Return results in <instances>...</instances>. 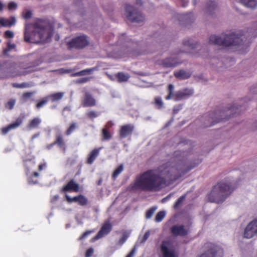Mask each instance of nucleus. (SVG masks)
Here are the masks:
<instances>
[{
  "label": "nucleus",
  "mask_w": 257,
  "mask_h": 257,
  "mask_svg": "<svg viewBox=\"0 0 257 257\" xmlns=\"http://www.w3.org/2000/svg\"><path fill=\"white\" fill-rule=\"evenodd\" d=\"M188 170L184 165L170 166L169 163L164 164L157 169L150 170L136 176L134 183L129 186L133 191H154L160 190L167 182L178 179Z\"/></svg>",
  "instance_id": "obj_1"
},
{
  "label": "nucleus",
  "mask_w": 257,
  "mask_h": 257,
  "mask_svg": "<svg viewBox=\"0 0 257 257\" xmlns=\"http://www.w3.org/2000/svg\"><path fill=\"white\" fill-rule=\"evenodd\" d=\"M52 28L47 21L38 20L33 27L31 25H26L24 39L26 42L31 43L48 42L52 36Z\"/></svg>",
  "instance_id": "obj_2"
},
{
  "label": "nucleus",
  "mask_w": 257,
  "mask_h": 257,
  "mask_svg": "<svg viewBox=\"0 0 257 257\" xmlns=\"http://www.w3.org/2000/svg\"><path fill=\"white\" fill-rule=\"evenodd\" d=\"M242 39L234 33L222 34L221 36L211 35L209 38L210 44L229 47L233 51H241L244 47Z\"/></svg>",
  "instance_id": "obj_3"
},
{
  "label": "nucleus",
  "mask_w": 257,
  "mask_h": 257,
  "mask_svg": "<svg viewBox=\"0 0 257 257\" xmlns=\"http://www.w3.org/2000/svg\"><path fill=\"white\" fill-rule=\"evenodd\" d=\"M234 189L228 183L221 182L215 185L209 194L210 201L219 203L222 202L229 195Z\"/></svg>",
  "instance_id": "obj_4"
},
{
  "label": "nucleus",
  "mask_w": 257,
  "mask_h": 257,
  "mask_svg": "<svg viewBox=\"0 0 257 257\" xmlns=\"http://www.w3.org/2000/svg\"><path fill=\"white\" fill-rule=\"evenodd\" d=\"M160 257H178L174 242L171 239L167 238L162 242Z\"/></svg>",
  "instance_id": "obj_5"
},
{
  "label": "nucleus",
  "mask_w": 257,
  "mask_h": 257,
  "mask_svg": "<svg viewBox=\"0 0 257 257\" xmlns=\"http://www.w3.org/2000/svg\"><path fill=\"white\" fill-rule=\"evenodd\" d=\"M126 16L132 22L140 23L144 20V17L140 12L136 10L131 6L126 7Z\"/></svg>",
  "instance_id": "obj_6"
},
{
  "label": "nucleus",
  "mask_w": 257,
  "mask_h": 257,
  "mask_svg": "<svg viewBox=\"0 0 257 257\" xmlns=\"http://www.w3.org/2000/svg\"><path fill=\"white\" fill-rule=\"evenodd\" d=\"M208 250L202 253L200 257H221L223 254V249L219 246L208 244Z\"/></svg>",
  "instance_id": "obj_7"
},
{
  "label": "nucleus",
  "mask_w": 257,
  "mask_h": 257,
  "mask_svg": "<svg viewBox=\"0 0 257 257\" xmlns=\"http://www.w3.org/2000/svg\"><path fill=\"white\" fill-rule=\"evenodd\" d=\"M257 236V218L250 221L245 227L242 233L244 238H251Z\"/></svg>",
  "instance_id": "obj_8"
},
{
  "label": "nucleus",
  "mask_w": 257,
  "mask_h": 257,
  "mask_svg": "<svg viewBox=\"0 0 257 257\" xmlns=\"http://www.w3.org/2000/svg\"><path fill=\"white\" fill-rule=\"evenodd\" d=\"M88 44L87 37L84 35L76 37L71 41L67 42L70 48H82Z\"/></svg>",
  "instance_id": "obj_9"
},
{
  "label": "nucleus",
  "mask_w": 257,
  "mask_h": 257,
  "mask_svg": "<svg viewBox=\"0 0 257 257\" xmlns=\"http://www.w3.org/2000/svg\"><path fill=\"white\" fill-rule=\"evenodd\" d=\"M111 224L109 222H106L102 226L97 235L92 239V240L95 241L107 234L111 231Z\"/></svg>",
  "instance_id": "obj_10"
},
{
  "label": "nucleus",
  "mask_w": 257,
  "mask_h": 257,
  "mask_svg": "<svg viewBox=\"0 0 257 257\" xmlns=\"http://www.w3.org/2000/svg\"><path fill=\"white\" fill-rule=\"evenodd\" d=\"M171 232L174 235L183 236L187 234L188 232V229L185 227L183 225H175L172 227Z\"/></svg>",
  "instance_id": "obj_11"
},
{
  "label": "nucleus",
  "mask_w": 257,
  "mask_h": 257,
  "mask_svg": "<svg viewBox=\"0 0 257 257\" xmlns=\"http://www.w3.org/2000/svg\"><path fill=\"white\" fill-rule=\"evenodd\" d=\"M193 93V90L189 89H185L177 92L173 95L175 101L180 100L186 98Z\"/></svg>",
  "instance_id": "obj_12"
},
{
  "label": "nucleus",
  "mask_w": 257,
  "mask_h": 257,
  "mask_svg": "<svg viewBox=\"0 0 257 257\" xmlns=\"http://www.w3.org/2000/svg\"><path fill=\"white\" fill-rule=\"evenodd\" d=\"M181 63V61H178V57H171L164 60L162 65L165 67L169 68L175 67Z\"/></svg>",
  "instance_id": "obj_13"
},
{
  "label": "nucleus",
  "mask_w": 257,
  "mask_h": 257,
  "mask_svg": "<svg viewBox=\"0 0 257 257\" xmlns=\"http://www.w3.org/2000/svg\"><path fill=\"white\" fill-rule=\"evenodd\" d=\"M134 128L133 124H128L121 126L119 131V135L121 138H125L130 135Z\"/></svg>",
  "instance_id": "obj_14"
},
{
  "label": "nucleus",
  "mask_w": 257,
  "mask_h": 257,
  "mask_svg": "<svg viewBox=\"0 0 257 257\" xmlns=\"http://www.w3.org/2000/svg\"><path fill=\"white\" fill-rule=\"evenodd\" d=\"M22 123V119L21 118H18L17 120L8 125L7 126L4 127L2 130L3 134L5 135L8 133L10 130L16 128L21 125Z\"/></svg>",
  "instance_id": "obj_15"
},
{
  "label": "nucleus",
  "mask_w": 257,
  "mask_h": 257,
  "mask_svg": "<svg viewBox=\"0 0 257 257\" xmlns=\"http://www.w3.org/2000/svg\"><path fill=\"white\" fill-rule=\"evenodd\" d=\"M16 23V18L14 16L10 17V19H6L4 18H0V25L3 27H10L15 25Z\"/></svg>",
  "instance_id": "obj_16"
},
{
  "label": "nucleus",
  "mask_w": 257,
  "mask_h": 257,
  "mask_svg": "<svg viewBox=\"0 0 257 257\" xmlns=\"http://www.w3.org/2000/svg\"><path fill=\"white\" fill-rule=\"evenodd\" d=\"M63 190L64 191L78 192L79 191V185L73 180H71L63 188Z\"/></svg>",
  "instance_id": "obj_17"
},
{
  "label": "nucleus",
  "mask_w": 257,
  "mask_h": 257,
  "mask_svg": "<svg viewBox=\"0 0 257 257\" xmlns=\"http://www.w3.org/2000/svg\"><path fill=\"white\" fill-rule=\"evenodd\" d=\"M100 150V148L95 149L90 153L87 160L88 164H91L94 162L96 157L98 156Z\"/></svg>",
  "instance_id": "obj_18"
},
{
  "label": "nucleus",
  "mask_w": 257,
  "mask_h": 257,
  "mask_svg": "<svg viewBox=\"0 0 257 257\" xmlns=\"http://www.w3.org/2000/svg\"><path fill=\"white\" fill-rule=\"evenodd\" d=\"M95 99L89 94L86 93L83 102L84 106H91L95 104Z\"/></svg>",
  "instance_id": "obj_19"
},
{
  "label": "nucleus",
  "mask_w": 257,
  "mask_h": 257,
  "mask_svg": "<svg viewBox=\"0 0 257 257\" xmlns=\"http://www.w3.org/2000/svg\"><path fill=\"white\" fill-rule=\"evenodd\" d=\"M244 6L250 8H255L257 6V0H236Z\"/></svg>",
  "instance_id": "obj_20"
},
{
  "label": "nucleus",
  "mask_w": 257,
  "mask_h": 257,
  "mask_svg": "<svg viewBox=\"0 0 257 257\" xmlns=\"http://www.w3.org/2000/svg\"><path fill=\"white\" fill-rule=\"evenodd\" d=\"M175 77L178 79H184L189 78L191 76V73L189 72L185 71L183 70H181L176 71L174 73Z\"/></svg>",
  "instance_id": "obj_21"
},
{
  "label": "nucleus",
  "mask_w": 257,
  "mask_h": 257,
  "mask_svg": "<svg viewBox=\"0 0 257 257\" xmlns=\"http://www.w3.org/2000/svg\"><path fill=\"white\" fill-rule=\"evenodd\" d=\"M41 122V119L38 117H35L31 120L28 126L29 130L37 127Z\"/></svg>",
  "instance_id": "obj_22"
},
{
  "label": "nucleus",
  "mask_w": 257,
  "mask_h": 257,
  "mask_svg": "<svg viewBox=\"0 0 257 257\" xmlns=\"http://www.w3.org/2000/svg\"><path fill=\"white\" fill-rule=\"evenodd\" d=\"M63 92H58L51 94L48 96V99L50 98L52 101L60 100L63 96Z\"/></svg>",
  "instance_id": "obj_23"
},
{
  "label": "nucleus",
  "mask_w": 257,
  "mask_h": 257,
  "mask_svg": "<svg viewBox=\"0 0 257 257\" xmlns=\"http://www.w3.org/2000/svg\"><path fill=\"white\" fill-rule=\"evenodd\" d=\"M94 70V68H90V69H86L83 70L81 71H79L78 72L74 73L72 75L73 76H83L86 75L87 74H89L91 73L93 70Z\"/></svg>",
  "instance_id": "obj_24"
},
{
  "label": "nucleus",
  "mask_w": 257,
  "mask_h": 257,
  "mask_svg": "<svg viewBox=\"0 0 257 257\" xmlns=\"http://www.w3.org/2000/svg\"><path fill=\"white\" fill-rule=\"evenodd\" d=\"M123 170V166L122 164H121L114 170L112 175V178L114 180L115 179L116 177L118 176V175L122 172Z\"/></svg>",
  "instance_id": "obj_25"
},
{
  "label": "nucleus",
  "mask_w": 257,
  "mask_h": 257,
  "mask_svg": "<svg viewBox=\"0 0 257 257\" xmlns=\"http://www.w3.org/2000/svg\"><path fill=\"white\" fill-rule=\"evenodd\" d=\"M35 162L33 160L25 161V166L26 169V174L29 176V171L34 166Z\"/></svg>",
  "instance_id": "obj_26"
},
{
  "label": "nucleus",
  "mask_w": 257,
  "mask_h": 257,
  "mask_svg": "<svg viewBox=\"0 0 257 257\" xmlns=\"http://www.w3.org/2000/svg\"><path fill=\"white\" fill-rule=\"evenodd\" d=\"M116 77L120 82L126 81L130 76L128 74H124L123 73H118L116 75Z\"/></svg>",
  "instance_id": "obj_27"
},
{
  "label": "nucleus",
  "mask_w": 257,
  "mask_h": 257,
  "mask_svg": "<svg viewBox=\"0 0 257 257\" xmlns=\"http://www.w3.org/2000/svg\"><path fill=\"white\" fill-rule=\"evenodd\" d=\"M165 216V212L163 211H160L157 214L155 220L156 222H159L163 220Z\"/></svg>",
  "instance_id": "obj_28"
},
{
  "label": "nucleus",
  "mask_w": 257,
  "mask_h": 257,
  "mask_svg": "<svg viewBox=\"0 0 257 257\" xmlns=\"http://www.w3.org/2000/svg\"><path fill=\"white\" fill-rule=\"evenodd\" d=\"M39 176L38 173L35 172L33 175H31L29 176L28 182L30 184H35L37 183V179H33V177H38Z\"/></svg>",
  "instance_id": "obj_29"
},
{
  "label": "nucleus",
  "mask_w": 257,
  "mask_h": 257,
  "mask_svg": "<svg viewBox=\"0 0 257 257\" xmlns=\"http://www.w3.org/2000/svg\"><path fill=\"white\" fill-rule=\"evenodd\" d=\"M54 144H58L61 148L65 150V143L63 141L62 138L61 136H58L57 137V140L56 142L54 143Z\"/></svg>",
  "instance_id": "obj_30"
},
{
  "label": "nucleus",
  "mask_w": 257,
  "mask_h": 257,
  "mask_svg": "<svg viewBox=\"0 0 257 257\" xmlns=\"http://www.w3.org/2000/svg\"><path fill=\"white\" fill-rule=\"evenodd\" d=\"M155 104L156 105V106L158 108L160 109L162 108V107L163 106V102L162 101L161 97H156L155 98Z\"/></svg>",
  "instance_id": "obj_31"
},
{
  "label": "nucleus",
  "mask_w": 257,
  "mask_h": 257,
  "mask_svg": "<svg viewBox=\"0 0 257 257\" xmlns=\"http://www.w3.org/2000/svg\"><path fill=\"white\" fill-rule=\"evenodd\" d=\"M157 209V207H152V208H150L149 210H148L146 213V217L147 219H149L151 218L153 214L154 213L155 211Z\"/></svg>",
  "instance_id": "obj_32"
},
{
  "label": "nucleus",
  "mask_w": 257,
  "mask_h": 257,
  "mask_svg": "<svg viewBox=\"0 0 257 257\" xmlns=\"http://www.w3.org/2000/svg\"><path fill=\"white\" fill-rule=\"evenodd\" d=\"M174 90V86L172 84H169L168 86V91L169 94L166 97V99L169 100L171 99L172 97H174V96L172 95V93Z\"/></svg>",
  "instance_id": "obj_33"
},
{
  "label": "nucleus",
  "mask_w": 257,
  "mask_h": 257,
  "mask_svg": "<svg viewBox=\"0 0 257 257\" xmlns=\"http://www.w3.org/2000/svg\"><path fill=\"white\" fill-rule=\"evenodd\" d=\"M128 236L129 233L124 232L123 234L122 237L119 240L118 243L121 245L123 244L125 242L126 240L128 237Z\"/></svg>",
  "instance_id": "obj_34"
},
{
  "label": "nucleus",
  "mask_w": 257,
  "mask_h": 257,
  "mask_svg": "<svg viewBox=\"0 0 257 257\" xmlns=\"http://www.w3.org/2000/svg\"><path fill=\"white\" fill-rule=\"evenodd\" d=\"M48 99H49L48 97L44 98L42 100H41L37 104L36 107L38 108H40L43 107L45 104H46L47 103V102L48 101Z\"/></svg>",
  "instance_id": "obj_35"
},
{
  "label": "nucleus",
  "mask_w": 257,
  "mask_h": 257,
  "mask_svg": "<svg viewBox=\"0 0 257 257\" xmlns=\"http://www.w3.org/2000/svg\"><path fill=\"white\" fill-rule=\"evenodd\" d=\"M13 86L14 87L18 88H23L29 87V84L26 83H22L21 84H18L17 83H15L13 84Z\"/></svg>",
  "instance_id": "obj_36"
},
{
  "label": "nucleus",
  "mask_w": 257,
  "mask_h": 257,
  "mask_svg": "<svg viewBox=\"0 0 257 257\" xmlns=\"http://www.w3.org/2000/svg\"><path fill=\"white\" fill-rule=\"evenodd\" d=\"M87 199H86V198L85 197H84L82 195H79V199H78V203L79 204H80L81 205H85L87 203Z\"/></svg>",
  "instance_id": "obj_37"
},
{
  "label": "nucleus",
  "mask_w": 257,
  "mask_h": 257,
  "mask_svg": "<svg viewBox=\"0 0 257 257\" xmlns=\"http://www.w3.org/2000/svg\"><path fill=\"white\" fill-rule=\"evenodd\" d=\"M22 15H23V17L25 19H28L32 17V12L31 11L25 10L23 13Z\"/></svg>",
  "instance_id": "obj_38"
},
{
  "label": "nucleus",
  "mask_w": 257,
  "mask_h": 257,
  "mask_svg": "<svg viewBox=\"0 0 257 257\" xmlns=\"http://www.w3.org/2000/svg\"><path fill=\"white\" fill-rule=\"evenodd\" d=\"M102 136L103 139L108 140L110 138L111 135L106 128L102 130Z\"/></svg>",
  "instance_id": "obj_39"
},
{
  "label": "nucleus",
  "mask_w": 257,
  "mask_h": 257,
  "mask_svg": "<svg viewBox=\"0 0 257 257\" xmlns=\"http://www.w3.org/2000/svg\"><path fill=\"white\" fill-rule=\"evenodd\" d=\"M31 69H30V68H28L26 70H22V71H19L18 73L17 74H13L12 76H16L17 75H26V74L27 73H29L30 72H31Z\"/></svg>",
  "instance_id": "obj_40"
},
{
  "label": "nucleus",
  "mask_w": 257,
  "mask_h": 257,
  "mask_svg": "<svg viewBox=\"0 0 257 257\" xmlns=\"http://www.w3.org/2000/svg\"><path fill=\"white\" fill-rule=\"evenodd\" d=\"M16 103V100L12 99L10 100L6 104V107L10 109H12Z\"/></svg>",
  "instance_id": "obj_41"
},
{
  "label": "nucleus",
  "mask_w": 257,
  "mask_h": 257,
  "mask_svg": "<svg viewBox=\"0 0 257 257\" xmlns=\"http://www.w3.org/2000/svg\"><path fill=\"white\" fill-rule=\"evenodd\" d=\"M7 46V49L4 50L5 54H6L8 51H11V50L14 49L16 47L15 44H11L10 42H8Z\"/></svg>",
  "instance_id": "obj_42"
},
{
  "label": "nucleus",
  "mask_w": 257,
  "mask_h": 257,
  "mask_svg": "<svg viewBox=\"0 0 257 257\" xmlns=\"http://www.w3.org/2000/svg\"><path fill=\"white\" fill-rule=\"evenodd\" d=\"M14 36L13 32L7 30L4 33V37L6 38H13Z\"/></svg>",
  "instance_id": "obj_43"
},
{
  "label": "nucleus",
  "mask_w": 257,
  "mask_h": 257,
  "mask_svg": "<svg viewBox=\"0 0 257 257\" xmlns=\"http://www.w3.org/2000/svg\"><path fill=\"white\" fill-rule=\"evenodd\" d=\"M33 94V92H26L23 94V102L26 101L28 98L31 97V96Z\"/></svg>",
  "instance_id": "obj_44"
},
{
  "label": "nucleus",
  "mask_w": 257,
  "mask_h": 257,
  "mask_svg": "<svg viewBox=\"0 0 257 257\" xmlns=\"http://www.w3.org/2000/svg\"><path fill=\"white\" fill-rule=\"evenodd\" d=\"M66 198L68 202H72L73 201L78 202V199H79V196H75L73 198H71L68 195H66Z\"/></svg>",
  "instance_id": "obj_45"
},
{
  "label": "nucleus",
  "mask_w": 257,
  "mask_h": 257,
  "mask_svg": "<svg viewBox=\"0 0 257 257\" xmlns=\"http://www.w3.org/2000/svg\"><path fill=\"white\" fill-rule=\"evenodd\" d=\"M76 128V123H73L69 127V128L67 130L66 132V134L67 135H69L71 134L74 130Z\"/></svg>",
  "instance_id": "obj_46"
},
{
  "label": "nucleus",
  "mask_w": 257,
  "mask_h": 257,
  "mask_svg": "<svg viewBox=\"0 0 257 257\" xmlns=\"http://www.w3.org/2000/svg\"><path fill=\"white\" fill-rule=\"evenodd\" d=\"M8 7L10 10H16L17 8V4L15 2H11L9 3Z\"/></svg>",
  "instance_id": "obj_47"
},
{
  "label": "nucleus",
  "mask_w": 257,
  "mask_h": 257,
  "mask_svg": "<svg viewBox=\"0 0 257 257\" xmlns=\"http://www.w3.org/2000/svg\"><path fill=\"white\" fill-rule=\"evenodd\" d=\"M87 115L88 117L90 118H93L97 117L98 115V114L94 111H90L87 113Z\"/></svg>",
  "instance_id": "obj_48"
},
{
  "label": "nucleus",
  "mask_w": 257,
  "mask_h": 257,
  "mask_svg": "<svg viewBox=\"0 0 257 257\" xmlns=\"http://www.w3.org/2000/svg\"><path fill=\"white\" fill-rule=\"evenodd\" d=\"M184 46L188 47V49H187V50H182V51L183 52H185V53L189 52H190V49H193L194 48L193 45L192 44H190L189 42L185 43L184 44Z\"/></svg>",
  "instance_id": "obj_49"
},
{
  "label": "nucleus",
  "mask_w": 257,
  "mask_h": 257,
  "mask_svg": "<svg viewBox=\"0 0 257 257\" xmlns=\"http://www.w3.org/2000/svg\"><path fill=\"white\" fill-rule=\"evenodd\" d=\"M184 198L185 197L184 196H182L180 198H179L175 203V204L174 205L175 207H178L183 201Z\"/></svg>",
  "instance_id": "obj_50"
},
{
  "label": "nucleus",
  "mask_w": 257,
  "mask_h": 257,
  "mask_svg": "<svg viewBox=\"0 0 257 257\" xmlns=\"http://www.w3.org/2000/svg\"><path fill=\"white\" fill-rule=\"evenodd\" d=\"M92 232H93V231L88 230L85 232L81 236L79 237V239L82 240L85 238L86 236L90 234Z\"/></svg>",
  "instance_id": "obj_51"
},
{
  "label": "nucleus",
  "mask_w": 257,
  "mask_h": 257,
  "mask_svg": "<svg viewBox=\"0 0 257 257\" xmlns=\"http://www.w3.org/2000/svg\"><path fill=\"white\" fill-rule=\"evenodd\" d=\"M150 234V231H147L145 233V234L143 236V238L142 239V240L141 241V242L142 243L145 242L147 240V239L149 238Z\"/></svg>",
  "instance_id": "obj_52"
},
{
  "label": "nucleus",
  "mask_w": 257,
  "mask_h": 257,
  "mask_svg": "<svg viewBox=\"0 0 257 257\" xmlns=\"http://www.w3.org/2000/svg\"><path fill=\"white\" fill-rule=\"evenodd\" d=\"M93 253V249L92 248H89L87 250L85 256L86 257H90Z\"/></svg>",
  "instance_id": "obj_53"
},
{
  "label": "nucleus",
  "mask_w": 257,
  "mask_h": 257,
  "mask_svg": "<svg viewBox=\"0 0 257 257\" xmlns=\"http://www.w3.org/2000/svg\"><path fill=\"white\" fill-rule=\"evenodd\" d=\"M89 80H90V78H89V77H84V78H80V79H78L77 80V82L78 83H85V82H87Z\"/></svg>",
  "instance_id": "obj_54"
},
{
  "label": "nucleus",
  "mask_w": 257,
  "mask_h": 257,
  "mask_svg": "<svg viewBox=\"0 0 257 257\" xmlns=\"http://www.w3.org/2000/svg\"><path fill=\"white\" fill-rule=\"evenodd\" d=\"M47 166L46 163H44L39 165V171H41L44 169L46 168Z\"/></svg>",
  "instance_id": "obj_55"
},
{
  "label": "nucleus",
  "mask_w": 257,
  "mask_h": 257,
  "mask_svg": "<svg viewBox=\"0 0 257 257\" xmlns=\"http://www.w3.org/2000/svg\"><path fill=\"white\" fill-rule=\"evenodd\" d=\"M136 249L134 248L126 256V257H133L135 253Z\"/></svg>",
  "instance_id": "obj_56"
},
{
  "label": "nucleus",
  "mask_w": 257,
  "mask_h": 257,
  "mask_svg": "<svg viewBox=\"0 0 257 257\" xmlns=\"http://www.w3.org/2000/svg\"><path fill=\"white\" fill-rule=\"evenodd\" d=\"M171 197V195H168L166 197L163 198L162 200V203H165L167 201H168Z\"/></svg>",
  "instance_id": "obj_57"
},
{
  "label": "nucleus",
  "mask_w": 257,
  "mask_h": 257,
  "mask_svg": "<svg viewBox=\"0 0 257 257\" xmlns=\"http://www.w3.org/2000/svg\"><path fill=\"white\" fill-rule=\"evenodd\" d=\"M171 197V195H168L166 197L163 198L162 200V203H165L167 201H168Z\"/></svg>",
  "instance_id": "obj_58"
},
{
  "label": "nucleus",
  "mask_w": 257,
  "mask_h": 257,
  "mask_svg": "<svg viewBox=\"0 0 257 257\" xmlns=\"http://www.w3.org/2000/svg\"><path fill=\"white\" fill-rule=\"evenodd\" d=\"M182 6L185 7L187 5L188 1L187 0H181Z\"/></svg>",
  "instance_id": "obj_59"
},
{
  "label": "nucleus",
  "mask_w": 257,
  "mask_h": 257,
  "mask_svg": "<svg viewBox=\"0 0 257 257\" xmlns=\"http://www.w3.org/2000/svg\"><path fill=\"white\" fill-rule=\"evenodd\" d=\"M4 8V4L2 2H0V12H2Z\"/></svg>",
  "instance_id": "obj_60"
},
{
  "label": "nucleus",
  "mask_w": 257,
  "mask_h": 257,
  "mask_svg": "<svg viewBox=\"0 0 257 257\" xmlns=\"http://www.w3.org/2000/svg\"><path fill=\"white\" fill-rule=\"evenodd\" d=\"M39 136V134H35L33 135L31 138L32 141H33L34 139L38 137Z\"/></svg>",
  "instance_id": "obj_61"
},
{
  "label": "nucleus",
  "mask_w": 257,
  "mask_h": 257,
  "mask_svg": "<svg viewBox=\"0 0 257 257\" xmlns=\"http://www.w3.org/2000/svg\"><path fill=\"white\" fill-rule=\"evenodd\" d=\"M53 144H51V145H50L48 146H47V148H48V149H50V148H51V147L53 145Z\"/></svg>",
  "instance_id": "obj_62"
},
{
  "label": "nucleus",
  "mask_w": 257,
  "mask_h": 257,
  "mask_svg": "<svg viewBox=\"0 0 257 257\" xmlns=\"http://www.w3.org/2000/svg\"><path fill=\"white\" fill-rule=\"evenodd\" d=\"M76 219L77 220L78 223H82V222L78 220L77 216H76Z\"/></svg>",
  "instance_id": "obj_63"
},
{
  "label": "nucleus",
  "mask_w": 257,
  "mask_h": 257,
  "mask_svg": "<svg viewBox=\"0 0 257 257\" xmlns=\"http://www.w3.org/2000/svg\"><path fill=\"white\" fill-rule=\"evenodd\" d=\"M112 124V123L111 122H108V124H107V125H109V126H111V125Z\"/></svg>",
  "instance_id": "obj_64"
}]
</instances>
